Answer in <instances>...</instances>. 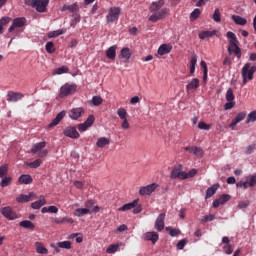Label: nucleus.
Here are the masks:
<instances>
[{
  "label": "nucleus",
  "mask_w": 256,
  "mask_h": 256,
  "mask_svg": "<svg viewBox=\"0 0 256 256\" xmlns=\"http://www.w3.org/2000/svg\"><path fill=\"white\" fill-rule=\"evenodd\" d=\"M158 187H159V184L157 183H152L147 186H142L139 189V195H141V197H147V195H151L152 193H155Z\"/></svg>",
  "instance_id": "obj_7"
},
{
  "label": "nucleus",
  "mask_w": 256,
  "mask_h": 256,
  "mask_svg": "<svg viewBox=\"0 0 256 256\" xmlns=\"http://www.w3.org/2000/svg\"><path fill=\"white\" fill-rule=\"evenodd\" d=\"M36 253L39 255H49V250L41 242H35L34 244Z\"/></svg>",
  "instance_id": "obj_21"
},
{
  "label": "nucleus",
  "mask_w": 256,
  "mask_h": 256,
  "mask_svg": "<svg viewBox=\"0 0 256 256\" xmlns=\"http://www.w3.org/2000/svg\"><path fill=\"white\" fill-rule=\"evenodd\" d=\"M172 50H173V46L169 44H162L158 48V55H161V56L168 55V53H171Z\"/></svg>",
  "instance_id": "obj_23"
},
{
  "label": "nucleus",
  "mask_w": 256,
  "mask_h": 256,
  "mask_svg": "<svg viewBox=\"0 0 256 256\" xmlns=\"http://www.w3.org/2000/svg\"><path fill=\"white\" fill-rule=\"evenodd\" d=\"M49 5V0H36L34 9L38 13H45L47 11V6Z\"/></svg>",
  "instance_id": "obj_13"
},
{
  "label": "nucleus",
  "mask_w": 256,
  "mask_h": 256,
  "mask_svg": "<svg viewBox=\"0 0 256 256\" xmlns=\"http://www.w3.org/2000/svg\"><path fill=\"white\" fill-rule=\"evenodd\" d=\"M236 187H239V188H242L243 189H248L249 186V178H247V180L245 182L243 181H239L237 184H236Z\"/></svg>",
  "instance_id": "obj_58"
},
{
  "label": "nucleus",
  "mask_w": 256,
  "mask_h": 256,
  "mask_svg": "<svg viewBox=\"0 0 256 256\" xmlns=\"http://www.w3.org/2000/svg\"><path fill=\"white\" fill-rule=\"evenodd\" d=\"M195 89H199V79L193 78L187 85V91H195Z\"/></svg>",
  "instance_id": "obj_28"
},
{
  "label": "nucleus",
  "mask_w": 256,
  "mask_h": 256,
  "mask_svg": "<svg viewBox=\"0 0 256 256\" xmlns=\"http://www.w3.org/2000/svg\"><path fill=\"white\" fill-rule=\"evenodd\" d=\"M197 175V169H191L189 172L184 171V179H191Z\"/></svg>",
  "instance_id": "obj_50"
},
{
  "label": "nucleus",
  "mask_w": 256,
  "mask_h": 256,
  "mask_svg": "<svg viewBox=\"0 0 256 256\" xmlns=\"http://www.w3.org/2000/svg\"><path fill=\"white\" fill-rule=\"evenodd\" d=\"M57 247H59L60 249H71L72 245H71V241H62V242H57L56 243Z\"/></svg>",
  "instance_id": "obj_42"
},
{
  "label": "nucleus",
  "mask_w": 256,
  "mask_h": 256,
  "mask_svg": "<svg viewBox=\"0 0 256 256\" xmlns=\"http://www.w3.org/2000/svg\"><path fill=\"white\" fill-rule=\"evenodd\" d=\"M231 19H232V21H234V23L236 25H241V26L247 25V19H245L239 15H232Z\"/></svg>",
  "instance_id": "obj_32"
},
{
  "label": "nucleus",
  "mask_w": 256,
  "mask_h": 256,
  "mask_svg": "<svg viewBox=\"0 0 256 256\" xmlns=\"http://www.w3.org/2000/svg\"><path fill=\"white\" fill-rule=\"evenodd\" d=\"M214 35H217V30H212V31H202L198 34L199 39L205 40L209 39L210 37H214Z\"/></svg>",
  "instance_id": "obj_27"
},
{
  "label": "nucleus",
  "mask_w": 256,
  "mask_h": 256,
  "mask_svg": "<svg viewBox=\"0 0 256 256\" xmlns=\"http://www.w3.org/2000/svg\"><path fill=\"white\" fill-rule=\"evenodd\" d=\"M18 183H20V185H30V183H33V178L29 174H22L18 178Z\"/></svg>",
  "instance_id": "obj_24"
},
{
  "label": "nucleus",
  "mask_w": 256,
  "mask_h": 256,
  "mask_svg": "<svg viewBox=\"0 0 256 256\" xmlns=\"http://www.w3.org/2000/svg\"><path fill=\"white\" fill-rule=\"evenodd\" d=\"M144 241H151L153 245L159 241V233L153 231V232H146L144 235Z\"/></svg>",
  "instance_id": "obj_17"
},
{
  "label": "nucleus",
  "mask_w": 256,
  "mask_h": 256,
  "mask_svg": "<svg viewBox=\"0 0 256 256\" xmlns=\"http://www.w3.org/2000/svg\"><path fill=\"white\" fill-rule=\"evenodd\" d=\"M119 247H121V244H112L106 249V253H108V255H113V253L119 251Z\"/></svg>",
  "instance_id": "obj_38"
},
{
  "label": "nucleus",
  "mask_w": 256,
  "mask_h": 256,
  "mask_svg": "<svg viewBox=\"0 0 256 256\" xmlns=\"http://www.w3.org/2000/svg\"><path fill=\"white\" fill-rule=\"evenodd\" d=\"M65 111H61L60 113L57 114V116L55 117V119L52 120V122L48 125V127H56V125L58 123H61V121H63V119L65 118Z\"/></svg>",
  "instance_id": "obj_25"
},
{
  "label": "nucleus",
  "mask_w": 256,
  "mask_h": 256,
  "mask_svg": "<svg viewBox=\"0 0 256 256\" xmlns=\"http://www.w3.org/2000/svg\"><path fill=\"white\" fill-rule=\"evenodd\" d=\"M233 107H235V101H227L224 105L225 111H229V109H233Z\"/></svg>",
  "instance_id": "obj_64"
},
{
  "label": "nucleus",
  "mask_w": 256,
  "mask_h": 256,
  "mask_svg": "<svg viewBox=\"0 0 256 256\" xmlns=\"http://www.w3.org/2000/svg\"><path fill=\"white\" fill-rule=\"evenodd\" d=\"M0 212L8 221H15V219H17V213L13 211L11 206L2 207Z\"/></svg>",
  "instance_id": "obj_9"
},
{
  "label": "nucleus",
  "mask_w": 256,
  "mask_h": 256,
  "mask_svg": "<svg viewBox=\"0 0 256 256\" xmlns=\"http://www.w3.org/2000/svg\"><path fill=\"white\" fill-rule=\"evenodd\" d=\"M53 222L56 225H63L64 223H67L68 225H73V223H75V220L73 218L63 217V218H55Z\"/></svg>",
  "instance_id": "obj_26"
},
{
  "label": "nucleus",
  "mask_w": 256,
  "mask_h": 256,
  "mask_svg": "<svg viewBox=\"0 0 256 256\" xmlns=\"http://www.w3.org/2000/svg\"><path fill=\"white\" fill-rule=\"evenodd\" d=\"M229 199H231V196L229 194H222L218 199L213 201L212 205L214 209H217V207H219L220 205H225V203H227Z\"/></svg>",
  "instance_id": "obj_14"
},
{
  "label": "nucleus",
  "mask_w": 256,
  "mask_h": 256,
  "mask_svg": "<svg viewBox=\"0 0 256 256\" xmlns=\"http://www.w3.org/2000/svg\"><path fill=\"white\" fill-rule=\"evenodd\" d=\"M65 33H67V30L65 29H58L55 31H51L48 33V38L53 39L55 37H59L60 35H65Z\"/></svg>",
  "instance_id": "obj_36"
},
{
  "label": "nucleus",
  "mask_w": 256,
  "mask_h": 256,
  "mask_svg": "<svg viewBox=\"0 0 256 256\" xmlns=\"http://www.w3.org/2000/svg\"><path fill=\"white\" fill-rule=\"evenodd\" d=\"M154 229H156V231H159V232L165 229V213H160L158 215L154 224Z\"/></svg>",
  "instance_id": "obj_12"
},
{
  "label": "nucleus",
  "mask_w": 256,
  "mask_h": 256,
  "mask_svg": "<svg viewBox=\"0 0 256 256\" xmlns=\"http://www.w3.org/2000/svg\"><path fill=\"white\" fill-rule=\"evenodd\" d=\"M256 73V65L246 63L242 68V85H247V81H253V75Z\"/></svg>",
  "instance_id": "obj_3"
},
{
  "label": "nucleus",
  "mask_w": 256,
  "mask_h": 256,
  "mask_svg": "<svg viewBox=\"0 0 256 256\" xmlns=\"http://www.w3.org/2000/svg\"><path fill=\"white\" fill-rule=\"evenodd\" d=\"M224 253H226V255H231V253H233V246H231V244L229 245H225L223 247Z\"/></svg>",
  "instance_id": "obj_63"
},
{
  "label": "nucleus",
  "mask_w": 256,
  "mask_h": 256,
  "mask_svg": "<svg viewBox=\"0 0 256 256\" xmlns=\"http://www.w3.org/2000/svg\"><path fill=\"white\" fill-rule=\"evenodd\" d=\"M245 117H247V112H239L234 118V120L238 123H241V121H243Z\"/></svg>",
  "instance_id": "obj_54"
},
{
  "label": "nucleus",
  "mask_w": 256,
  "mask_h": 256,
  "mask_svg": "<svg viewBox=\"0 0 256 256\" xmlns=\"http://www.w3.org/2000/svg\"><path fill=\"white\" fill-rule=\"evenodd\" d=\"M255 149H256V144L255 143L250 144L249 146L246 147L245 155H251V153H253Z\"/></svg>",
  "instance_id": "obj_56"
},
{
  "label": "nucleus",
  "mask_w": 256,
  "mask_h": 256,
  "mask_svg": "<svg viewBox=\"0 0 256 256\" xmlns=\"http://www.w3.org/2000/svg\"><path fill=\"white\" fill-rule=\"evenodd\" d=\"M163 5H165V0H158L151 3L149 6V11L152 13V15L149 17V21H152V23H157V21H160V19H165V17L169 15L168 8L161 9Z\"/></svg>",
  "instance_id": "obj_1"
},
{
  "label": "nucleus",
  "mask_w": 256,
  "mask_h": 256,
  "mask_svg": "<svg viewBox=\"0 0 256 256\" xmlns=\"http://www.w3.org/2000/svg\"><path fill=\"white\" fill-rule=\"evenodd\" d=\"M21 99H23V94L19 92L9 91L7 93V101L10 103H17V101H21Z\"/></svg>",
  "instance_id": "obj_16"
},
{
  "label": "nucleus",
  "mask_w": 256,
  "mask_h": 256,
  "mask_svg": "<svg viewBox=\"0 0 256 256\" xmlns=\"http://www.w3.org/2000/svg\"><path fill=\"white\" fill-rule=\"evenodd\" d=\"M83 113H85V110H83V108H73L69 111V117L73 121H77V119H79V117H81Z\"/></svg>",
  "instance_id": "obj_18"
},
{
  "label": "nucleus",
  "mask_w": 256,
  "mask_h": 256,
  "mask_svg": "<svg viewBox=\"0 0 256 256\" xmlns=\"http://www.w3.org/2000/svg\"><path fill=\"white\" fill-rule=\"evenodd\" d=\"M170 179L185 180V171L181 169V165H176L172 168L170 173Z\"/></svg>",
  "instance_id": "obj_10"
},
{
  "label": "nucleus",
  "mask_w": 256,
  "mask_h": 256,
  "mask_svg": "<svg viewBox=\"0 0 256 256\" xmlns=\"http://www.w3.org/2000/svg\"><path fill=\"white\" fill-rule=\"evenodd\" d=\"M46 145H47V142L45 141L35 144L31 148V153H37L38 151H41V149H45Z\"/></svg>",
  "instance_id": "obj_37"
},
{
  "label": "nucleus",
  "mask_w": 256,
  "mask_h": 256,
  "mask_svg": "<svg viewBox=\"0 0 256 256\" xmlns=\"http://www.w3.org/2000/svg\"><path fill=\"white\" fill-rule=\"evenodd\" d=\"M201 67L204 69L203 81H207V63L205 61L200 62Z\"/></svg>",
  "instance_id": "obj_61"
},
{
  "label": "nucleus",
  "mask_w": 256,
  "mask_h": 256,
  "mask_svg": "<svg viewBox=\"0 0 256 256\" xmlns=\"http://www.w3.org/2000/svg\"><path fill=\"white\" fill-rule=\"evenodd\" d=\"M27 25V19L25 17L15 18L12 25L8 28V33H13L15 29H21Z\"/></svg>",
  "instance_id": "obj_8"
},
{
  "label": "nucleus",
  "mask_w": 256,
  "mask_h": 256,
  "mask_svg": "<svg viewBox=\"0 0 256 256\" xmlns=\"http://www.w3.org/2000/svg\"><path fill=\"white\" fill-rule=\"evenodd\" d=\"M47 204V200H45V197L41 196L40 200H37L31 204L32 209H41L43 205Z\"/></svg>",
  "instance_id": "obj_31"
},
{
  "label": "nucleus",
  "mask_w": 256,
  "mask_h": 256,
  "mask_svg": "<svg viewBox=\"0 0 256 256\" xmlns=\"http://www.w3.org/2000/svg\"><path fill=\"white\" fill-rule=\"evenodd\" d=\"M215 220V214H209V215H205L202 219H201V223H207V221H214Z\"/></svg>",
  "instance_id": "obj_57"
},
{
  "label": "nucleus",
  "mask_w": 256,
  "mask_h": 256,
  "mask_svg": "<svg viewBox=\"0 0 256 256\" xmlns=\"http://www.w3.org/2000/svg\"><path fill=\"white\" fill-rule=\"evenodd\" d=\"M37 197V194L35 192H30L29 195L21 194L16 198L17 203H29L31 201V198Z\"/></svg>",
  "instance_id": "obj_19"
},
{
  "label": "nucleus",
  "mask_w": 256,
  "mask_h": 256,
  "mask_svg": "<svg viewBox=\"0 0 256 256\" xmlns=\"http://www.w3.org/2000/svg\"><path fill=\"white\" fill-rule=\"evenodd\" d=\"M166 231H169L170 237H177L178 235H181V230L180 229H175L171 227H166Z\"/></svg>",
  "instance_id": "obj_43"
},
{
  "label": "nucleus",
  "mask_w": 256,
  "mask_h": 256,
  "mask_svg": "<svg viewBox=\"0 0 256 256\" xmlns=\"http://www.w3.org/2000/svg\"><path fill=\"white\" fill-rule=\"evenodd\" d=\"M20 227H23L24 229H30V231L35 230V224L29 220H23L19 223Z\"/></svg>",
  "instance_id": "obj_34"
},
{
  "label": "nucleus",
  "mask_w": 256,
  "mask_h": 256,
  "mask_svg": "<svg viewBox=\"0 0 256 256\" xmlns=\"http://www.w3.org/2000/svg\"><path fill=\"white\" fill-rule=\"evenodd\" d=\"M217 189H219V184H214L211 187H209L206 190L205 199H211V197H213V195H215L217 193Z\"/></svg>",
  "instance_id": "obj_29"
},
{
  "label": "nucleus",
  "mask_w": 256,
  "mask_h": 256,
  "mask_svg": "<svg viewBox=\"0 0 256 256\" xmlns=\"http://www.w3.org/2000/svg\"><path fill=\"white\" fill-rule=\"evenodd\" d=\"M186 151H188V153H191L192 155H195V157H198L199 159H201V157H203V153L204 151L197 146H187L184 148Z\"/></svg>",
  "instance_id": "obj_15"
},
{
  "label": "nucleus",
  "mask_w": 256,
  "mask_h": 256,
  "mask_svg": "<svg viewBox=\"0 0 256 256\" xmlns=\"http://www.w3.org/2000/svg\"><path fill=\"white\" fill-rule=\"evenodd\" d=\"M255 121H256V111H252L247 116L246 125H249V123H255Z\"/></svg>",
  "instance_id": "obj_45"
},
{
  "label": "nucleus",
  "mask_w": 256,
  "mask_h": 256,
  "mask_svg": "<svg viewBox=\"0 0 256 256\" xmlns=\"http://www.w3.org/2000/svg\"><path fill=\"white\" fill-rule=\"evenodd\" d=\"M133 209L134 215H137L138 213H141L143 211V206L139 204V199H135L130 203L124 204L120 208H118V211H131Z\"/></svg>",
  "instance_id": "obj_4"
},
{
  "label": "nucleus",
  "mask_w": 256,
  "mask_h": 256,
  "mask_svg": "<svg viewBox=\"0 0 256 256\" xmlns=\"http://www.w3.org/2000/svg\"><path fill=\"white\" fill-rule=\"evenodd\" d=\"M226 101H235V94H233V89L231 88L226 92Z\"/></svg>",
  "instance_id": "obj_53"
},
{
  "label": "nucleus",
  "mask_w": 256,
  "mask_h": 256,
  "mask_svg": "<svg viewBox=\"0 0 256 256\" xmlns=\"http://www.w3.org/2000/svg\"><path fill=\"white\" fill-rule=\"evenodd\" d=\"M88 127H91L95 123V116L89 115L87 120L84 122Z\"/></svg>",
  "instance_id": "obj_60"
},
{
  "label": "nucleus",
  "mask_w": 256,
  "mask_h": 256,
  "mask_svg": "<svg viewBox=\"0 0 256 256\" xmlns=\"http://www.w3.org/2000/svg\"><path fill=\"white\" fill-rule=\"evenodd\" d=\"M212 19H213V21H215V23H221V12L219 11L218 8H216L214 10V13L212 15Z\"/></svg>",
  "instance_id": "obj_46"
},
{
  "label": "nucleus",
  "mask_w": 256,
  "mask_h": 256,
  "mask_svg": "<svg viewBox=\"0 0 256 256\" xmlns=\"http://www.w3.org/2000/svg\"><path fill=\"white\" fill-rule=\"evenodd\" d=\"M226 37L230 39L227 48L229 55L234 53L238 59H241V48H239V40H237L235 33L229 31L226 33Z\"/></svg>",
  "instance_id": "obj_2"
},
{
  "label": "nucleus",
  "mask_w": 256,
  "mask_h": 256,
  "mask_svg": "<svg viewBox=\"0 0 256 256\" xmlns=\"http://www.w3.org/2000/svg\"><path fill=\"white\" fill-rule=\"evenodd\" d=\"M249 187H255L256 185V174L248 177Z\"/></svg>",
  "instance_id": "obj_62"
},
{
  "label": "nucleus",
  "mask_w": 256,
  "mask_h": 256,
  "mask_svg": "<svg viewBox=\"0 0 256 256\" xmlns=\"http://www.w3.org/2000/svg\"><path fill=\"white\" fill-rule=\"evenodd\" d=\"M88 208H78L74 211L75 217H83V215H87L89 213Z\"/></svg>",
  "instance_id": "obj_40"
},
{
  "label": "nucleus",
  "mask_w": 256,
  "mask_h": 256,
  "mask_svg": "<svg viewBox=\"0 0 256 256\" xmlns=\"http://www.w3.org/2000/svg\"><path fill=\"white\" fill-rule=\"evenodd\" d=\"M28 165L31 167V169H37V167L41 166V159H36L35 161L30 162Z\"/></svg>",
  "instance_id": "obj_59"
},
{
  "label": "nucleus",
  "mask_w": 256,
  "mask_h": 256,
  "mask_svg": "<svg viewBox=\"0 0 256 256\" xmlns=\"http://www.w3.org/2000/svg\"><path fill=\"white\" fill-rule=\"evenodd\" d=\"M198 129H201L202 131H209V129H211V125L201 121L198 123Z\"/></svg>",
  "instance_id": "obj_55"
},
{
  "label": "nucleus",
  "mask_w": 256,
  "mask_h": 256,
  "mask_svg": "<svg viewBox=\"0 0 256 256\" xmlns=\"http://www.w3.org/2000/svg\"><path fill=\"white\" fill-rule=\"evenodd\" d=\"M64 73H69V67L61 66L54 71L53 75H63Z\"/></svg>",
  "instance_id": "obj_44"
},
{
  "label": "nucleus",
  "mask_w": 256,
  "mask_h": 256,
  "mask_svg": "<svg viewBox=\"0 0 256 256\" xmlns=\"http://www.w3.org/2000/svg\"><path fill=\"white\" fill-rule=\"evenodd\" d=\"M117 115L122 120L127 119V110H125V108H119L117 110Z\"/></svg>",
  "instance_id": "obj_51"
},
{
  "label": "nucleus",
  "mask_w": 256,
  "mask_h": 256,
  "mask_svg": "<svg viewBox=\"0 0 256 256\" xmlns=\"http://www.w3.org/2000/svg\"><path fill=\"white\" fill-rule=\"evenodd\" d=\"M7 173H9V165L4 164V165L0 166V178L5 177V175H7Z\"/></svg>",
  "instance_id": "obj_49"
},
{
  "label": "nucleus",
  "mask_w": 256,
  "mask_h": 256,
  "mask_svg": "<svg viewBox=\"0 0 256 256\" xmlns=\"http://www.w3.org/2000/svg\"><path fill=\"white\" fill-rule=\"evenodd\" d=\"M121 15L120 7H111L108 10V14L106 15L107 23H115V21H119V16Z\"/></svg>",
  "instance_id": "obj_5"
},
{
  "label": "nucleus",
  "mask_w": 256,
  "mask_h": 256,
  "mask_svg": "<svg viewBox=\"0 0 256 256\" xmlns=\"http://www.w3.org/2000/svg\"><path fill=\"white\" fill-rule=\"evenodd\" d=\"M103 103V98H101V96H94L92 98V104L95 107H99V105H101Z\"/></svg>",
  "instance_id": "obj_52"
},
{
  "label": "nucleus",
  "mask_w": 256,
  "mask_h": 256,
  "mask_svg": "<svg viewBox=\"0 0 256 256\" xmlns=\"http://www.w3.org/2000/svg\"><path fill=\"white\" fill-rule=\"evenodd\" d=\"M77 91V85L76 84H69L66 83L60 88L59 97H67L69 95H73Z\"/></svg>",
  "instance_id": "obj_6"
},
{
  "label": "nucleus",
  "mask_w": 256,
  "mask_h": 256,
  "mask_svg": "<svg viewBox=\"0 0 256 256\" xmlns=\"http://www.w3.org/2000/svg\"><path fill=\"white\" fill-rule=\"evenodd\" d=\"M201 16V10L199 8H195L190 14V21H196Z\"/></svg>",
  "instance_id": "obj_41"
},
{
  "label": "nucleus",
  "mask_w": 256,
  "mask_h": 256,
  "mask_svg": "<svg viewBox=\"0 0 256 256\" xmlns=\"http://www.w3.org/2000/svg\"><path fill=\"white\" fill-rule=\"evenodd\" d=\"M63 135H65V137H69L70 139H79L80 137V134L75 126L65 127L63 130Z\"/></svg>",
  "instance_id": "obj_11"
},
{
  "label": "nucleus",
  "mask_w": 256,
  "mask_h": 256,
  "mask_svg": "<svg viewBox=\"0 0 256 256\" xmlns=\"http://www.w3.org/2000/svg\"><path fill=\"white\" fill-rule=\"evenodd\" d=\"M45 49L47 53L53 54L55 53V44H53V42H47L45 45Z\"/></svg>",
  "instance_id": "obj_48"
},
{
  "label": "nucleus",
  "mask_w": 256,
  "mask_h": 256,
  "mask_svg": "<svg viewBox=\"0 0 256 256\" xmlns=\"http://www.w3.org/2000/svg\"><path fill=\"white\" fill-rule=\"evenodd\" d=\"M11 181H13V178L4 177L0 182V187H9V185H11Z\"/></svg>",
  "instance_id": "obj_47"
},
{
  "label": "nucleus",
  "mask_w": 256,
  "mask_h": 256,
  "mask_svg": "<svg viewBox=\"0 0 256 256\" xmlns=\"http://www.w3.org/2000/svg\"><path fill=\"white\" fill-rule=\"evenodd\" d=\"M197 65V55L193 54L190 60V75L195 73V66Z\"/></svg>",
  "instance_id": "obj_39"
},
{
  "label": "nucleus",
  "mask_w": 256,
  "mask_h": 256,
  "mask_svg": "<svg viewBox=\"0 0 256 256\" xmlns=\"http://www.w3.org/2000/svg\"><path fill=\"white\" fill-rule=\"evenodd\" d=\"M111 143V140H109V138L107 137H101L97 140L96 145L97 147H99L100 149H103V147L109 145Z\"/></svg>",
  "instance_id": "obj_35"
},
{
  "label": "nucleus",
  "mask_w": 256,
  "mask_h": 256,
  "mask_svg": "<svg viewBox=\"0 0 256 256\" xmlns=\"http://www.w3.org/2000/svg\"><path fill=\"white\" fill-rule=\"evenodd\" d=\"M60 11H71V13H79V6L77 4L64 5Z\"/></svg>",
  "instance_id": "obj_33"
},
{
  "label": "nucleus",
  "mask_w": 256,
  "mask_h": 256,
  "mask_svg": "<svg viewBox=\"0 0 256 256\" xmlns=\"http://www.w3.org/2000/svg\"><path fill=\"white\" fill-rule=\"evenodd\" d=\"M118 57L122 59L123 63H127L131 59V51L129 48H123Z\"/></svg>",
  "instance_id": "obj_20"
},
{
  "label": "nucleus",
  "mask_w": 256,
  "mask_h": 256,
  "mask_svg": "<svg viewBox=\"0 0 256 256\" xmlns=\"http://www.w3.org/2000/svg\"><path fill=\"white\" fill-rule=\"evenodd\" d=\"M10 23H11V17L4 16L0 19V35H3L5 31L3 27H7V25Z\"/></svg>",
  "instance_id": "obj_30"
},
{
  "label": "nucleus",
  "mask_w": 256,
  "mask_h": 256,
  "mask_svg": "<svg viewBox=\"0 0 256 256\" xmlns=\"http://www.w3.org/2000/svg\"><path fill=\"white\" fill-rule=\"evenodd\" d=\"M106 57L110 61H115V57H117V45H113L106 50Z\"/></svg>",
  "instance_id": "obj_22"
}]
</instances>
